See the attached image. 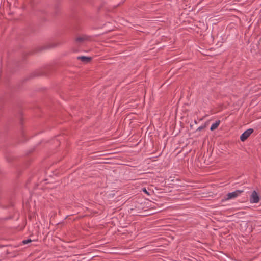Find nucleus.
<instances>
[{"mask_svg": "<svg viewBox=\"0 0 261 261\" xmlns=\"http://www.w3.org/2000/svg\"><path fill=\"white\" fill-rule=\"evenodd\" d=\"M31 241H31V240H30V239H29V240H23V241H22V243H23V244H28V243H30Z\"/></svg>", "mask_w": 261, "mask_h": 261, "instance_id": "0eeeda50", "label": "nucleus"}, {"mask_svg": "<svg viewBox=\"0 0 261 261\" xmlns=\"http://www.w3.org/2000/svg\"><path fill=\"white\" fill-rule=\"evenodd\" d=\"M259 201V197H251L250 201L251 203H255Z\"/></svg>", "mask_w": 261, "mask_h": 261, "instance_id": "423d86ee", "label": "nucleus"}, {"mask_svg": "<svg viewBox=\"0 0 261 261\" xmlns=\"http://www.w3.org/2000/svg\"><path fill=\"white\" fill-rule=\"evenodd\" d=\"M220 123V120L217 121L215 123H213L211 125L210 129L211 130H214L215 129H216L218 127V126L219 125Z\"/></svg>", "mask_w": 261, "mask_h": 261, "instance_id": "39448f33", "label": "nucleus"}, {"mask_svg": "<svg viewBox=\"0 0 261 261\" xmlns=\"http://www.w3.org/2000/svg\"><path fill=\"white\" fill-rule=\"evenodd\" d=\"M90 37L86 35H82L76 38V41L79 42H83L85 41L89 40Z\"/></svg>", "mask_w": 261, "mask_h": 261, "instance_id": "f03ea898", "label": "nucleus"}, {"mask_svg": "<svg viewBox=\"0 0 261 261\" xmlns=\"http://www.w3.org/2000/svg\"><path fill=\"white\" fill-rule=\"evenodd\" d=\"M77 59L81 60L84 63H88L91 60V58L86 56H79L77 57Z\"/></svg>", "mask_w": 261, "mask_h": 261, "instance_id": "7ed1b4c3", "label": "nucleus"}, {"mask_svg": "<svg viewBox=\"0 0 261 261\" xmlns=\"http://www.w3.org/2000/svg\"><path fill=\"white\" fill-rule=\"evenodd\" d=\"M253 129L250 128L244 132L240 136V139L242 141L246 140L248 137L253 133Z\"/></svg>", "mask_w": 261, "mask_h": 261, "instance_id": "f257e3e1", "label": "nucleus"}, {"mask_svg": "<svg viewBox=\"0 0 261 261\" xmlns=\"http://www.w3.org/2000/svg\"><path fill=\"white\" fill-rule=\"evenodd\" d=\"M142 190H143V191L144 192V193H145V194H147V195H150V193H148V192L147 191V190H146V189L145 188H143V189H142Z\"/></svg>", "mask_w": 261, "mask_h": 261, "instance_id": "1a4fd4ad", "label": "nucleus"}, {"mask_svg": "<svg viewBox=\"0 0 261 261\" xmlns=\"http://www.w3.org/2000/svg\"><path fill=\"white\" fill-rule=\"evenodd\" d=\"M243 192L244 191L242 190H237L234 192L228 193L227 196H238V195L240 194H243Z\"/></svg>", "mask_w": 261, "mask_h": 261, "instance_id": "20e7f679", "label": "nucleus"}, {"mask_svg": "<svg viewBox=\"0 0 261 261\" xmlns=\"http://www.w3.org/2000/svg\"><path fill=\"white\" fill-rule=\"evenodd\" d=\"M251 196H258V194L257 193V192L255 191H253L252 192Z\"/></svg>", "mask_w": 261, "mask_h": 261, "instance_id": "6e6552de", "label": "nucleus"}, {"mask_svg": "<svg viewBox=\"0 0 261 261\" xmlns=\"http://www.w3.org/2000/svg\"><path fill=\"white\" fill-rule=\"evenodd\" d=\"M232 197L230 196V197H229L228 199L231 198H232Z\"/></svg>", "mask_w": 261, "mask_h": 261, "instance_id": "9d476101", "label": "nucleus"}]
</instances>
